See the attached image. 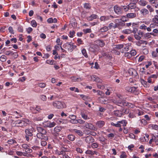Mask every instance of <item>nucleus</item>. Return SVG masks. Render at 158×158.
Wrapping results in <instances>:
<instances>
[{"mask_svg":"<svg viewBox=\"0 0 158 158\" xmlns=\"http://www.w3.org/2000/svg\"><path fill=\"white\" fill-rule=\"evenodd\" d=\"M34 131V129L32 127H28L25 130L26 135L25 138L27 141L29 140V136L31 137L33 135V133Z\"/></svg>","mask_w":158,"mask_h":158,"instance_id":"f257e3e1","label":"nucleus"},{"mask_svg":"<svg viewBox=\"0 0 158 158\" xmlns=\"http://www.w3.org/2000/svg\"><path fill=\"white\" fill-rule=\"evenodd\" d=\"M53 106L57 109L64 108L65 107V105L64 103L60 101H56L52 103Z\"/></svg>","mask_w":158,"mask_h":158,"instance_id":"f03ea898","label":"nucleus"},{"mask_svg":"<svg viewBox=\"0 0 158 158\" xmlns=\"http://www.w3.org/2000/svg\"><path fill=\"white\" fill-rule=\"evenodd\" d=\"M63 47L66 49H67L69 51L72 52L74 49V45L73 44L69 43L68 42L66 43L63 45Z\"/></svg>","mask_w":158,"mask_h":158,"instance_id":"7ed1b4c3","label":"nucleus"},{"mask_svg":"<svg viewBox=\"0 0 158 158\" xmlns=\"http://www.w3.org/2000/svg\"><path fill=\"white\" fill-rule=\"evenodd\" d=\"M128 6L129 10L134 9L135 12H137L139 10V8L136 7V5L134 4L130 3L128 5Z\"/></svg>","mask_w":158,"mask_h":158,"instance_id":"20e7f679","label":"nucleus"},{"mask_svg":"<svg viewBox=\"0 0 158 158\" xmlns=\"http://www.w3.org/2000/svg\"><path fill=\"white\" fill-rule=\"evenodd\" d=\"M94 139L91 136H87L85 138V141L88 144H90L94 142Z\"/></svg>","mask_w":158,"mask_h":158,"instance_id":"39448f33","label":"nucleus"},{"mask_svg":"<svg viewBox=\"0 0 158 158\" xmlns=\"http://www.w3.org/2000/svg\"><path fill=\"white\" fill-rule=\"evenodd\" d=\"M114 10L116 13L120 15L122 12L121 8L117 5H115L114 7Z\"/></svg>","mask_w":158,"mask_h":158,"instance_id":"423d86ee","label":"nucleus"},{"mask_svg":"<svg viewBox=\"0 0 158 158\" xmlns=\"http://www.w3.org/2000/svg\"><path fill=\"white\" fill-rule=\"evenodd\" d=\"M91 79L93 81H95L96 82L102 83V80L96 75H93L91 76Z\"/></svg>","mask_w":158,"mask_h":158,"instance_id":"0eeeda50","label":"nucleus"},{"mask_svg":"<svg viewBox=\"0 0 158 158\" xmlns=\"http://www.w3.org/2000/svg\"><path fill=\"white\" fill-rule=\"evenodd\" d=\"M137 87H130L127 86L125 87V90L131 93H134Z\"/></svg>","mask_w":158,"mask_h":158,"instance_id":"6e6552de","label":"nucleus"},{"mask_svg":"<svg viewBox=\"0 0 158 158\" xmlns=\"http://www.w3.org/2000/svg\"><path fill=\"white\" fill-rule=\"evenodd\" d=\"M37 130L39 133L44 135H45L46 134L47 132L46 130L43 128L42 127H37Z\"/></svg>","mask_w":158,"mask_h":158,"instance_id":"1a4fd4ad","label":"nucleus"},{"mask_svg":"<svg viewBox=\"0 0 158 158\" xmlns=\"http://www.w3.org/2000/svg\"><path fill=\"white\" fill-rule=\"evenodd\" d=\"M110 18H113V16L111 15L102 16L100 18V19L101 21H106L109 20Z\"/></svg>","mask_w":158,"mask_h":158,"instance_id":"9d476101","label":"nucleus"},{"mask_svg":"<svg viewBox=\"0 0 158 158\" xmlns=\"http://www.w3.org/2000/svg\"><path fill=\"white\" fill-rule=\"evenodd\" d=\"M16 124L17 125V126L18 127H23L25 126V124L24 123L23 119L21 120H17L15 121Z\"/></svg>","mask_w":158,"mask_h":158,"instance_id":"9b49d317","label":"nucleus"},{"mask_svg":"<svg viewBox=\"0 0 158 158\" xmlns=\"http://www.w3.org/2000/svg\"><path fill=\"white\" fill-rule=\"evenodd\" d=\"M105 122L102 120L98 121L96 123V127L99 128H101L105 124Z\"/></svg>","mask_w":158,"mask_h":158,"instance_id":"f8f14e48","label":"nucleus"},{"mask_svg":"<svg viewBox=\"0 0 158 158\" xmlns=\"http://www.w3.org/2000/svg\"><path fill=\"white\" fill-rule=\"evenodd\" d=\"M98 16L96 14H93L90 16L87 17V19L89 21H92L93 19H98Z\"/></svg>","mask_w":158,"mask_h":158,"instance_id":"ddd939ff","label":"nucleus"},{"mask_svg":"<svg viewBox=\"0 0 158 158\" xmlns=\"http://www.w3.org/2000/svg\"><path fill=\"white\" fill-rule=\"evenodd\" d=\"M135 13H129L127 14L126 17L129 19H133L137 16L136 14Z\"/></svg>","mask_w":158,"mask_h":158,"instance_id":"4468645a","label":"nucleus"},{"mask_svg":"<svg viewBox=\"0 0 158 158\" xmlns=\"http://www.w3.org/2000/svg\"><path fill=\"white\" fill-rule=\"evenodd\" d=\"M73 131L74 133L80 136H82L83 135V133L80 130L74 129H73Z\"/></svg>","mask_w":158,"mask_h":158,"instance_id":"2eb2a0df","label":"nucleus"},{"mask_svg":"<svg viewBox=\"0 0 158 158\" xmlns=\"http://www.w3.org/2000/svg\"><path fill=\"white\" fill-rule=\"evenodd\" d=\"M114 115L118 117H121L123 115V113L122 112L121 110H116L114 111Z\"/></svg>","mask_w":158,"mask_h":158,"instance_id":"dca6fc26","label":"nucleus"},{"mask_svg":"<svg viewBox=\"0 0 158 158\" xmlns=\"http://www.w3.org/2000/svg\"><path fill=\"white\" fill-rule=\"evenodd\" d=\"M114 46V51L121 49L124 47V45L122 44L115 45Z\"/></svg>","mask_w":158,"mask_h":158,"instance_id":"f3484780","label":"nucleus"},{"mask_svg":"<svg viewBox=\"0 0 158 158\" xmlns=\"http://www.w3.org/2000/svg\"><path fill=\"white\" fill-rule=\"evenodd\" d=\"M71 80L72 81H73V82L79 81L82 80L81 78H80V77L77 78L75 76H73L71 77Z\"/></svg>","mask_w":158,"mask_h":158,"instance_id":"a211bd4d","label":"nucleus"},{"mask_svg":"<svg viewBox=\"0 0 158 158\" xmlns=\"http://www.w3.org/2000/svg\"><path fill=\"white\" fill-rule=\"evenodd\" d=\"M47 21L49 23H57V19L55 18L53 19L52 18H50L47 19Z\"/></svg>","mask_w":158,"mask_h":158,"instance_id":"6ab92c4d","label":"nucleus"},{"mask_svg":"<svg viewBox=\"0 0 158 158\" xmlns=\"http://www.w3.org/2000/svg\"><path fill=\"white\" fill-rule=\"evenodd\" d=\"M67 138L70 141H73L75 140L76 137L74 135L72 134H70L68 135Z\"/></svg>","mask_w":158,"mask_h":158,"instance_id":"aec40b11","label":"nucleus"},{"mask_svg":"<svg viewBox=\"0 0 158 158\" xmlns=\"http://www.w3.org/2000/svg\"><path fill=\"white\" fill-rule=\"evenodd\" d=\"M56 124L54 122H50L47 123L46 125V127H48L49 128H51L55 126Z\"/></svg>","mask_w":158,"mask_h":158,"instance_id":"412c9836","label":"nucleus"},{"mask_svg":"<svg viewBox=\"0 0 158 158\" xmlns=\"http://www.w3.org/2000/svg\"><path fill=\"white\" fill-rule=\"evenodd\" d=\"M61 151L60 152V153L58 154V155H64V153L65 152L68 151V150H67L68 149L64 147H63L62 148H61Z\"/></svg>","mask_w":158,"mask_h":158,"instance_id":"4be33fe9","label":"nucleus"},{"mask_svg":"<svg viewBox=\"0 0 158 158\" xmlns=\"http://www.w3.org/2000/svg\"><path fill=\"white\" fill-rule=\"evenodd\" d=\"M140 12L143 15H146L149 13L148 11L146 9H143L140 10Z\"/></svg>","mask_w":158,"mask_h":158,"instance_id":"5701e85b","label":"nucleus"},{"mask_svg":"<svg viewBox=\"0 0 158 158\" xmlns=\"http://www.w3.org/2000/svg\"><path fill=\"white\" fill-rule=\"evenodd\" d=\"M139 4L142 6H145L147 4V2L144 0H141L139 1Z\"/></svg>","mask_w":158,"mask_h":158,"instance_id":"b1692460","label":"nucleus"},{"mask_svg":"<svg viewBox=\"0 0 158 158\" xmlns=\"http://www.w3.org/2000/svg\"><path fill=\"white\" fill-rule=\"evenodd\" d=\"M118 123H119L120 124H122L123 127L126 126L127 123V121L125 120H123L120 121H118Z\"/></svg>","mask_w":158,"mask_h":158,"instance_id":"393cba45","label":"nucleus"},{"mask_svg":"<svg viewBox=\"0 0 158 158\" xmlns=\"http://www.w3.org/2000/svg\"><path fill=\"white\" fill-rule=\"evenodd\" d=\"M141 83L143 86L145 87H148L150 86L149 84L148 83V82L143 79L141 80Z\"/></svg>","mask_w":158,"mask_h":158,"instance_id":"a878e982","label":"nucleus"},{"mask_svg":"<svg viewBox=\"0 0 158 158\" xmlns=\"http://www.w3.org/2000/svg\"><path fill=\"white\" fill-rule=\"evenodd\" d=\"M97 43L100 47H103L105 45L104 42L102 40H97Z\"/></svg>","mask_w":158,"mask_h":158,"instance_id":"bb28decb","label":"nucleus"},{"mask_svg":"<svg viewBox=\"0 0 158 158\" xmlns=\"http://www.w3.org/2000/svg\"><path fill=\"white\" fill-rule=\"evenodd\" d=\"M62 129V128L60 126L55 127L54 129V131L56 133L59 132Z\"/></svg>","mask_w":158,"mask_h":158,"instance_id":"cd10ccee","label":"nucleus"},{"mask_svg":"<svg viewBox=\"0 0 158 158\" xmlns=\"http://www.w3.org/2000/svg\"><path fill=\"white\" fill-rule=\"evenodd\" d=\"M153 23L158 24V16L156 15L152 19Z\"/></svg>","mask_w":158,"mask_h":158,"instance_id":"c85d7f7f","label":"nucleus"},{"mask_svg":"<svg viewBox=\"0 0 158 158\" xmlns=\"http://www.w3.org/2000/svg\"><path fill=\"white\" fill-rule=\"evenodd\" d=\"M85 126L86 128H89L90 129H92L93 128V125L91 123H85Z\"/></svg>","mask_w":158,"mask_h":158,"instance_id":"c756f323","label":"nucleus"},{"mask_svg":"<svg viewBox=\"0 0 158 158\" xmlns=\"http://www.w3.org/2000/svg\"><path fill=\"white\" fill-rule=\"evenodd\" d=\"M24 123L25 124V126L27 125V124H30L31 123V121L29 120L27 118H23L22 119Z\"/></svg>","mask_w":158,"mask_h":158,"instance_id":"7c9ffc66","label":"nucleus"},{"mask_svg":"<svg viewBox=\"0 0 158 158\" xmlns=\"http://www.w3.org/2000/svg\"><path fill=\"white\" fill-rule=\"evenodd\" d=\"M81 114L82 117L85 120H86L89 118H88V116L86 115L84 112H81Z\"/></svg>","mask_w":158,"mask_h":158,"instance_id":"2f4dec72","label":"nucleus"},{"mask_svg":"<svg viewBox=\"0 0 158 158\" xmlns=\"http://www.w3.org/2000/svg\"><path fill=\"white\" fill-rule=\"evenodd\" d=\"M150 35H152L155 36V34L154 33L152 32L151 33H148L145 34V37H147L148 38H151V36Z\"/></svg>","mask_w":158,"mask_h":158,"instance_id":"473e14b6","label":"nucleus"},{"mask_svg":"<svg viewBox=\"0 0 158 158\" xmlns=\"http://www.w3.org/2000/svg\"><path fill=\"white\" fill-rule=\"evenodd\" d=\"M44 135V134H42L38 133L36 134V137L42 140L43 137Z\"/></svg>","mask_w":158,"mask_h":158,"instance_id":"72a5a7b5","label":"nucleus"},{"mask_svg":"<svg viewBox=\"0 0 158 158\" xmlns=\"http://www.w3.org/2000/svg\"><path fill=\"white\" fill-rule=\"evenodd\" d=\"M98 146V144L97 143H94L91 144V147L94 149L97 148Z\"/></svg>","mask_w":158,"mask_h":158,"instance_id":"f704fd0d","label":"nucleus"},{"mask_svg":"<svg viewBox=\"0 0 158 158\" xmlns=\"http://www.w3.org/2000/svg\"><path fill=\"white\" fill-rule=\"evenodd\" d=\"M83 55L85 56V57L87 58L88 57V55L86 52V50L85 49H83L81 51Z\"/></svg>","mask_w":158,"mask_h":158,"instance_id":"c9c22d12","label":"nucleus"},{"mask_svg":"<svg viewBox=\"0 0 158 158\" xmlns=\"http://www.w3.org/2000/svg\"><path fill=\"white\" fill-rule=\"evenodd\" d=\"M111 125L112 126H114L116 127H121V125L118 123V122H117V123H114L113 122H111Z\"/></svg>","mask_w":158,"mask_h":158,"instance_id":"e433bc0d","label":"nucleus"},{"mask_svg":"<svg viewBox=\"0 0 158 158\" xmlns=\"http://www.w3.org/2000/svg\"><path fill=\"white\" fill-rule=\"evenodd\" d=\"M147 41L145 40H140L138 42V43L139 44V46L141 44H147Z\"/></svg>","mask_w":158,"mask_h":158,"instance_id":"4c0bfd02","label":"nucleus"},{"mask_svg":"<svg viewBox=\"0 0 158 158\" xmlns=\"http://www.w3.org/2000/svg\"><path fill=\"white\" fill-rule=\"evenodd\" d=\"M121 9H123L125 11H127L129 9L128 5L127 6H121Z\"/></svg>","mask_w":158,"mask_h":158,"instance_id":"58836bf2","label":"nucleus"},{"mask_svg":"<svg viewBox=\"0 0 158 158\" xmlns=\"http://www.w3.org/2000/svg\"><path fill=\"white\" fill-rule=\"evenodd\" d=\"M120 158H125L127 157V156L125 152H122L121 153V154L120 156Z\"/></svg>","mask_w":158,"mask_h":158,"instance_id":"ea45409f","label":"nucleus"},{"mask_svg":"<svg viewBox=\"0 0 158 158\" xmlns=\"http://www.w3.org/2000/svg\"><path fill=\"white\" fill-rule=\"evenodd\" d=\"M46 84L44 83H40L38 84V86L41 88H44L46 86Z\"/></svg>","mask_w":158,"mask_h":158,"instance_id":"a19ab883","label":"nucleus"},{"mask_svg":"<svg viewBox=\"0 0 158 158\" xmlns=\"http://www.w3.org/2000/svg\"><path fill=\"white\" fill-rule=\"evenodd\" d=\"M94 151L90 150H87L85 152V153L87 154L91 155H94Z\"/></svg>","mask_w":158,"mask_h":158,"instance_id":"79ce46f5","label":"nucleus"},{"mask_svg":"<svg viewBox=\"0 0 158 158\" xmlns=\"http://www.w3.org/2000/svg\"><path fill=\"white\" fill-rule=\"evenodd\" d=\"M123 106H127L128 107H131V106L132 105L131 103H129L126 101L125 102H123Z\"/></svg>","mask_w":158,"mask_h":158,"instance_id":"37998d69","label":"nucleus"},{"mask_svg":"<svg viewBox=\"0 0 158 158\" xmlns=\"http://www.w3.org/2000/svg\"><path fill=\"white\" fill-rule=\"evenodd\" d=\"M31 26L33 27H36L37 26V24L35 20H32L31 22Z\"/></svg>","mask_w":158,"mask_h":158,"instance_id":"c03bdc74","label":"nucleus"},{"mask_svg":"<svg viewBox=\"0 0 158 158\" xmlns=\"http://www.w3.org/2000/svg\"><path fill=\"white\" fill-rule=\"evenodd\" d=\"M7 142L9 144H12L14 143H16V141H15L14 139H13L8 140Z\"/></svg>","mask_w":158,"mask_h":158,"instance_id":"a18cd8bd","label":"nucleus"},{"mask_svg":"<svg viewBox=\"0 0 158 158\" xmlns=\"http://www.w3.org/2000/svg\"><path fill=\"white\" fill-rule=\"evenodd\" d=\"M0 60L2 61H5L6 60V56L5 55H2L0 57Z\"/></svg>","mask_w":158,"mask_h":158,"instance_id":"49530a36","label":"nucleus"},{"mask_svg":"<svg viewBox=\"0 0 158 158\" xmlns=\"http://www.w3.org/2000/svg\"><path fill=\"white\" fill-rule=\"evenodd\" d=\"M124 33L126 34H129L131 32V31L129 29H126L123 31Z\"/></svg>","mask_w":158,"mask_h":158,"instance_id":"de8ad7c7","label":"nucleus"},{"mask_svg":"<svg viewBox=\"0 0 158 158\" xmlns=\"http://www.w3.org/2000/svg\"><path fill=\"white\" fill-rule=\"evenodd\" d=\"M83 32H84V33L85 34H86L88 33H90L91 32V30L90 28H87L85 29H83Z\"/></svg>","mask_w":158,"mask_h":158,"instance_id":"09e8293b","label":"nucleus"},{"mask_svg":"<svg viewBox=\"0 0 158 158\" xmlns=\"http://www.w3.org/2000/svg\"><path fill=\"white\" fill-rule=\"evenodd\" d=\"M40 98L43 101H46L47 99L46 96L44 95H41L40 97Z\"/></svg>","mask_w":158,"mask_h":158,"instance_id":"8fccbe9b","label":"nucleus"},{"mask_svg":"<svg viewBox=\"0 0 158 158\" xmlns=\"http://www.w3.org/2000/svg\"><path fill=\"white\" fill-rule=\"evenodd\" d=\"M84 7L86 9H89L91 6L89 3H85L84 4Z\"/></svg>","mask_w":158,"mask_h":158,"instance_id":"3c124183","label":"nucleus"},{"mask_svg":"<svg viewBox=\"0 0 158 158\" xmlns=\"http://www.w3.org/2000/svg\"><path fill=\"white\" fill-rule=\"evenodd\" d=\"M8 30L9 32H10L11 34H14V32L13 29L12 27H9L8 28Z\"/></svg>","mask_w":158,"mask_h":158,"instance_id":"603ef678","label":"nucleus"},{"mask_svg":"<svg viewBox=\"0 0 158 158\" xmlns=\"http://www.w3.org/2000/svg\"><path fill=\"white\" fill-rule=\"evenodd\" d=\"M18 31L20 32H23V28L22 26H19L18 28Z\"/></svg>","mask_w":158,"mask_h":158,"instance_id":"864d4df0","label":"nucleus"},{"mask_svg":"<svg viewBox=\"0 0 158 158\" xmlns=\"http://www.w3.org/2000/svg\"><path fill=\"white\" fill-rule=\"evenodd\" d=\"M120 21L119 22L118 25V26L119 25L123 26L125 25V23L124 21H122L121 19H120Z\"/></svg>","mask_w":158,"mask_h":158,"instance_id":"5fc2aeb1","label":"nucleus"},{"mask_svg":"<svg viewBox=\"0 0 158 158\" xmlns=\"http://www.w3.org/2000/svg\"><path fill=\"white\" fill-rule=\"evenodd\" d=\"M121 111L122 112L123 111V112L122 113H123V115L124 114H127L129 112L128 110L127 109H123V110Z\"/></svg>","mask_w":158,"mask_h":158,"instance_id":"6e6d98bb","label":"nucleus"},{"mask_svg":"<svg viewBox=\"0 0 158 158\" xmlns=\"http://www.w3.org/2000/svg\"><path fill=\"white\" fill-rule=\"evenodd\" d=\"M106 140V139L104 137H100L99 138V140L101 142H104Z\"/></svg>","mask_w":158,"mask_h":158,"instance_id":"4d7b16f0","label":"nucleus"},{"mask_svg":"<svg viewBox=\"0 0 158 158\" xmlns=\"http://www.w3.org/2000/svg\"><path fill=\"white\" fill-rule=\"evenodd\" d=\"M63 142L64 143L67 144H70L71 142L70 141H69L68 140L66 139H63Z\"/></svg>","mask_w":158,"mask_h":158,"instance_id":"13d9d810","label":"nucleus"},{"mask_svg":"<svg viewBox=\"0 0 158 158\" xmlns=\"http://www.w3.org/2000/svg\"><path fill=\"white\" fill-rule=\"evenodd\" d=\"M130 54L131 56H135L136 54V52L135 50H132L131 51Z\"/></svg>","mask_w":158,"mask_h":158,"instance_id":"bf43d9fd","label":"nucleus"},{"mask_svg":"<svg viewBox=\"0 0 158 158\" xmlns=\"http://www.w3.org/2000/svg\"><path fill=\"white\" fill-rule=\"evenodd\" d=\"M139 28L141 29L145 30L147 28V26L144 24H143L139 27Z\"/></svg>","mask_w":158,"mask_h":158,"instance_id":"052dcab7","label":"nucleus"},{"mask_svg":"<svg viewBox=\"0 0 158 158\" xmlns=\"http://www.w3.org/2000/svg\"><path fill=\"white\" fill-rule=\"evenodd\" d=\"M128 117L130 118H133L135 117L134 114L132 113H130L129 114Z\"/></svg>","mask_w":158,"mask_h":158,"instance_id":"680f3d73","label":"nucleus"},{"mask_svg":"<svg viewBox=\"0 0 158 158\" xmlns=\"http://www.w3.org/2000/svg\"><path fill=\"white\" fill-rule=\"evenodd\" d=\"M134 36L135 39L137 40H140L141 38V36L138 35L136 34L134 35Z\"/></svg>","mask_w":158,"mask_h":158,"instance_id":"e2e57ef3","label":"nucleus"},{"mask_svg":"<svg viewBox=\"0 0 158 158\" xmlns=\"http://www.w3.org/2000/svg\"><path fill=\"white\" fill-rule=\"evenodd\" d=\"M75 32L74 31H70L69 32L70 36L69 37L71 38H73V35L75 34Z\"/></svg>","mask_w":158,"mask_h":158,"instance_id":"0e129e2a","label":"nucleus"},{"mask_svg":"<svg viewBox=\"0 0 158 158\" xmlns=\"http://www.w3.org/2000/svg\"><path fill=\"white\" fill-rule=\"evenodd\" d=\"M69 118L71 119V120H74L76 119V117L74 115H70L69 116Z\"/></svg>","mask_w":158,"mask_h":158,"instance_id":"69168bd1","label":"nucleus"},{"mask_svg":"<svg viewBox=\"0 0 158 158\" xmlns=\"http://www.w3.org/2000/svg\"><path fill=\"white\" fill-rule=\"evenodd\" d=\"M77 41L78 44V45L83 44V41L81 40V39L80 38H78L77 39Z\"/></svg>","mask_w":158,"mask_h":158,"instance_id":"338daca9","label":"nucleus"},{"mask_svg":"<svg viewBox=\"0 0 158 158\" xmlns=\"http://www.w3.org/2000/svg\"><path fill=\"white\" fill-rule=\"evenodd\" d=\"M154 140L156 144V145H158V136H157L156 137H155Z\"/></svg>","mask_w":158,"mask_h":158,"instance_id":"774afa93","label":"nucleus"}]
</instances>
